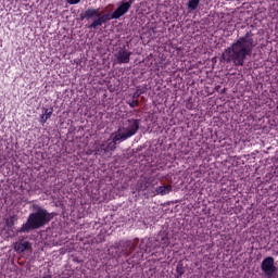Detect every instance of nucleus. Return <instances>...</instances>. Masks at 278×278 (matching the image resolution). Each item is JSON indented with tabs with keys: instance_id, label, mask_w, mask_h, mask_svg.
<instances>
[{
	"instance_id": "nucleus-7",
	"label": "nucleus",
	"mask_w": 278,
	"mask_h": 278,
	"mask_svg": "<svg viewBox=\"0 0 278 278\" xmlns=\"http://www.w3.org/2000/svg\"><path fill=\"white\" fill-rule=\"evenodd\" d=\"M131 58V52L129 50L122 48L116 54L117 64H129Z\"/></svg>"
},
{
	"instance_id": "nucleus-13",
	"label": "nucleus",
	"mask_w": 278,
	"mask_h": 278,
	"mask_svg": "<svg viewBox=\"0 0 278 278\" xmlns=\"http://www.w3.org/2000/svg\"><path fill=\"white\" fill-rule=\"evenodd\" d=\"M177 276L176 278H181V276L186 273V268L184 267V264L179 263L176 267Z\"/></svg>"
},
{
	"instance_id": "nucleus-17",
	"label": "nucleus",
	"mask_w": 278,
	"mask_h": 278,
	"mask_svg": "<svg viewBox=\"0 0 278 278\" xmlns=\"http://www.w3.org/2000/svg\"><path fill=\"white\" fill-rule=\"evenodd\" d=\"M79 1H81V0H67V3H70L71 5H75V4L79 3Z\"/></svg>"
},
{
	"instance_id": "nucleus-3",
	"label": "nucleus",
	"mask_w": 278,
	"mask_h": 278,
	"mask_svg": "<svg viewBox=\"0 0 278 278\" xmlns=\"http://www.w3.org/2000/svg\"><path fill=\"white\" fill-rule=\"evenodd\" d=\"M33 207L35 212L28 216L27 222L22 225L17 230V233H29V231L34 229H40L41 227H45V225H49L53 219V215L47 212L42 206L35 204Z\"/></svg>"
},
{
	"instance_id": "nucleus-2",
	"label": "nucleus",
	"mask_w": 278,
	"mask_h": 278,
	"mask_svg": "<svg viewBox=\"0 0 278 278\" xmlns=\"http://www.w3.org/2000/svg\"><path fill=\"white\" fill-rule=\"evenodd\" d=\"M135 0L123 1L122 4L112 13L101 14L99 9H87L81 15L80 18H96L93 22L88 26V29H97V27H101V25L108 23V21L121 18V16H125L129 10H131V5H134Z\"/></svg>"
},
{
	"instance_id": "nucleus-4",
	"label": "nucleus",
	"mask_w": 278,
	"mask_h": 278,
	"mask_svg": "<svg viewBox=\"0 0 278 278\" xmlns=\"http://www.w3.org/2000/svg\"><path fill=\"white\" fill-rule=\"evenodd\" d=\"M140 129L139 119H128L124 126L119 127L117 131L113 132V136H116L121 142H125L131 136H136Z\"/></svg>"
},
{
	"instance_id": "nucleus-10",
	"label": "nucleus",
	"mask_w": 278,
	"mask_h": 278,
	"mask_svg": "<svg viewBox=\"0 0 278 278\" xmlns=\"http://www.w3.org/2000/svg\"><path fill=\"white\" fill-rule=\"evenodd\" d=\"M52 114H53V109H51L50 111H49V109H43V113L40 117L41 125H45V123H47V121H49V118H51Z\"/></svg>"
},
{
	"instance_id": "nucleus-14",
	"label": "nucleus",
	"mask_w": 278,
	"mask_h": 278,
	"mask_svg": "<svg viewBox=\"0 0 278 278\" xmlns=\"http://www.w3.org/2000/svg\"><path fill=\"white\" fill-rule=\"evenodd\" d=\"M16 220H17V218H16L15 215L10 216V218L7 219V227H8L9 229H12L13 226L15 225Z\"/></svg>"
},
{
	"instance_id": "nucleus-9",
	"label": "nucleus",
	"mask_w": 278,
	"mask_h": 278,
	"mask_svg": "<svg viewBox=\"0 0 278 278\" xmlns=\"http://www.w3.org/2000/svg\"><path fill=\"white\" fill-rule=\"evenodd\" d=\"M169 192H173L172 185H163L155 189V194H160L161 197H164L165 194H169Z\"/></svg>"
},
{
	"instance_id": "nucleus-18",
	"label": "nucleus",
	"mask_w": 278,
	"mask_h": 278,
	"mask_svg": "<svg viewBox=\"0 0 278 278\" xmlns=\"http://www.w3.org/2000/svg\"><path fill=\"white\" fill-rule=\"evenodd\" d=\"M43 278H53L51 275H46Z\"/></svg>"
},
{
	"instance_id": "nucleus-5",
	"label": "nucleus",
	"mask_w": 278,
	"mask_h": 278,
	"mask_svg": "<svg viewBox=\"0 0 278 278\" xmlns=\"http://www.w3.org/2000/svg\"><path fill=\"white\" fill-rule=\"evenodd\" d=\"M112 140L108 141V143H101L100 147L96 150L98 155H105V153H110V151H114L118 142H121L116 135L112 134Z\"/></svg>"
},
{
	"instance_id": "nucleus-19",
	"label": "nucleus",
	"mask_w": 278,
	"mask_h": 278,
	"mask_svg": "<svg viewBox=\"0 0 278 278\" xmlns=\"http://www.w3.org/2000/svg\"><path fill=\"white\" fill-rule=\"evenodd\" d=\"M276 255H278V252H276Z\"/></svg>"
},
{
	"instance_id": "nucleus-11",
	"label": "nucleus",
	"mask_w": 278,
	"mask_h": 278,
	"mask_svg": "<svg viewBox=\"0 0 278 278\" xmlns=\"http://www.w3.org/2000/svg\"><path fill=\"white\" fill-rule=\"evenodd\" d=\"M157 182L155 181V177L146 178V181L141 184L142 190H148L149 186H155Z\"/></svg>"
},
{
	"instance_id": "nucleus-15",
	"label": "nucleus",
	"mask_w": 278,
	"mask_h": 278,
	"mask_svg": "<svg viewBox=\"0 0 278 278\" xmlns=\"http://www.w3.org/2000/svg\"><path fill=\"white\" fill-rule=\"evenodd\" d=\"M141 94H144L143 89H137L136 92L132 94V99L137 100L140 98Z\"/></svg>"
},
{
	"instance_id": "nucleus-1",
	"label": "nucleus",
	"mask_w": 278,
	"mask_h": 278,
	"mask_svg": "<svg viewBox=\"0 0 278 278\" xmlns=\"http://www.w3.org/2000/svg\"><path fill=\"white\" fill-rule=\"evenodd\" d=\"M255 39H253V33L248 31L243 37H240L236 42H232L228 47L222 58L224 62L228 64L232 62L233 66H244L247 58L253 54V49L256 47Z\"/></svg>"
},
{
	"instance_id": "nucleus-16",
	"label": "nucleus",
	"mask_w": 278,
	"mask_h": 278,
	"mask_svg": "<svg viewBox=\"0 0 278 278\" xmlns=\"http://www.w3.org/2000/svg\"><path fill=\"white\" fill-rule=\"evenodd\" d=\"M128 105L130 108H138V105H140V102H138V100L132 99V101L128 102Z\"/></svg>"
},
{
	"instance_id": "nucleus-12",
	"label": "nucleus",
	"mask_w": 278,
	"mask_h": 278,
	"mask_svg": "<svg viewBox=\"0 0 278 278\" xmlns=\"http://www.w3.org/2000/svg\"><path fill=\"white\" fill-rule=\"evenodd\" d=\"M199 3H201V0H189L188 9L194 11L197 8H199Z\"/></svg>"
},
{
	"instance_id": "nucleus-8",
	"label": "nucleus",
	"mask_w": 278,
	"mask_h": 278,
	"mask_svg": "<svg viewBox=\"0 0 278 278\" xmlns=\"http://www.w3.org/2000/svg\"><path fill=\"white\" fill-rule=\"evenodd\" d=\"M14 249L17 253H24V251H29V249H31V243L28 241L16 242Z\"/></svg>"
},
{
	"instance_id": "nucleus-6",
	"label": "nucleus",
	"mask_w": 278,
	"mask_h": 278,
	"mask_svg": "<svg viewBox=\"0 0 278 278\" xmlns=\"http://www.w3.org/2000/svg\"><path fill=\"white\" fill-rule=\"evenodd\" d=\"M262 270L267 277H273V274L277 270V267H275V258L273 256H268L262 262Z\"/></svg>"
}]
</instances>
